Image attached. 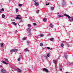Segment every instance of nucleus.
<instances>
[{
	"instance_id": "obj_1",
	"label": "nucleus",
	"mask_w": 73,
	"mask_h": 73,
	"mask_svg": "<svg viewBox=\"0 0 73 73\" xmlns=\"http://www.w3.org/2000/svg\"><path fill=\"white\" fill-rule=\"evenodd\" d=\"M64 15L65 16H66L67 17L68 19H69V20L70 22H72L73 21V17H70V16H69V15L67 14H64Z\"/></svg>"
},
{
	"instance_id": "obj_2",
	"label": "nucleus",
	"mask_w": 73,
	"mask_h": 73,
	"mask_svg": "<svg viewBox=\"0 0 73 73\" xmlns=\"http://www.w3.org/2000/svg\"><path fill=\"white\" fill-rule=\"evenodd\" d=\"M17 17L16 18V19L18 20H21V18L19 17H21V15H16Z\"/></svg>"
},
{
	"instance_id": "obj_3",
	"label": "nucleus",
	"mask_w": 73,
	"mask_h": 73,
	"mask_svg": "<svg viewBox=\"0 0 73 73\" xmlns=\"http://www.w3.org/2000/svg\"><path fill=\"white\" fill-rule=\"evenodd\" d=\"M27 31L29 32V36H31L32 35V34H31V30L32 29H30L29 27V28H28L27 29Z\"/></svg>"
},
{
	"instance_id": "obj_4",
	"label": "nucleus",
	"mask_w": 73,
	"mask_h": 73,
	"mask_svg": "<svg viewBox=\"0 0 73 73\" xmlns=\"http://www.w3.org/2000/svg\"><path fill=\"white\" fill-rule=\"evenodd\" d=\"M17 51V49H14L11 50L10 51V52L11 53H12V52H16Z\"/></svg>"
},
{
	"instance_id": "obj_5",
	"label": "nucleus",
	"mask_w": 73,
	"mask_h": 73,
	"mask_svg": "<svg viewBox=\"0 0 73 73\" xmlns=\"http://www.w3.org/2000/svg\"><path fill=\"white\" fill-rule=\"evenodd\" d=\"M43 71H44V72H46V73H48L49 71H48V69L46 68H44L43 69Z\"/></svg>"
},
{
	"instance_id": "obj_6",
	"label": "nucleus",
	"mask_w": 73,
	"mask_h": 73,
	"mask_svg": "<svg viewBox=\"0 0 73 73\" xmlns=\"http://www.w3.org/2000/svg\"><path fill=\"white\" fill-rule=\"evenodd\" d=\"M59 68H60V71H62V65H60L59 66Z\"/></svg>"
},
{
	"instance_id": "obj_7",
	"label": "nucleus",
	"mask_w": 73,
	"mask_h": 73,
	"mask_svg": "<svg viewBox=\"0 0 73 73\" xmlns=\"http://www.w3.org/2000/svg\"><path fill=\"white\" fill-rule=\"evenodd\" d=\"M1 72L2 73H6V72H5V70L4 69H2L1 70Z\"/></svg>"
},
{
	"instance_id": "obj_8",
	"label": "nucleus",
	"mask_w": 73,
	"mask_h": 73,
	"mask_svg": "<svg viewBox=\"0 0 73 73\" xmlns=\"http://www.w3.org/2000/svg\"><path fill=\"white\" fill-rule=\"evenodd\" d=\"M62 5L63 6H65L66 5V2L64 1H63V3L62 4Z\"/></svg>"
},
{
	"instance_id": "obj_9",
	"label": "nucleus",
	"mask_w": 73,
	"mask_h": 73,
	"mask_svg": "<svg viewBox=\"0 0 73 73\" xmlns=\"http://www.w3.org/2000/svg\"><path fill=\"white\" fill-rule=\"evenodd\" d=\"M1 62H2L3 63V64H6V65H8V63H7L5 62L4 61H1Z\"/></svg>"
},
{
	"instance_id": "obj_10",
	"label": "nucleus",
	"mask_w": 73,
	"mask_h": 73,
	"mask_svg": "<svg viewBox=\"0 0 73 73\" xmlns=\"http://www.w3.org/2000/svg\"><path fill=\"white\" fill-rule=\"evenodd\" d=\"M49 26L50 27H51V28H53V25L52 24V23H50V25H49Z\"/></svg>"
},
{
	"instance_id": "obj_11",
	"label": "nucleus",
	"mask_w": 73,
	"mask_h": 73,
	"mask_svg": "<svg viewBox=\"0 0 73 73\" xmlns=\"http://www.w3.org/2000/svg\"><path fill=\"white\" fill-rule=\"evenodd\" d=\"M35 4L36 6H37L38 7L39 4L38 3H37V2H35Z\"/></svg>"
},
{
	"instance_id": "obj_12",
	"label": "nucleus",
	"mask_w": 73,
	"mask_h": 73,
	"mask_svg": "<svg viewBox=\"0 0 73 73\" xmlns=\"http://www.w3.org/2000/svg\"><path fill=\"white\" fill-rule=\"evenodd\" d=\"M53 62L54 63V64L55 65L56 64V63H57V60H53Z\"/></svg>"
},
{
	"instance_id": "obj_13",
	"label": "nucleus",
	"mask_w": 73,
	"mask_h": 73,
	"mask_svg": "<svg viewBox=\"0 0 73 73\" xmlns=\"http://www.w3.org/2000/svg\"><path fill=\"white\" fill-rule=\"evenodd\" d=\"M17 70L18 72H19V73H21V69L19 68H18L17 69Z\"/></svg>"
},
{
	"instance_id": "obj_14",
	"label": "nucleus",
	"mask_w": 73,
	"mask_h": 73,
	"mask_svg": "<svg viewBox=\"0 0 73 73\" xmlns=\"http://www.w3.org/2000/svg\"><path fill=\"white\" fill-rule=\"evenodd\" d=\"M50 56V54H47V56L46 57V58H48V57H49Z\"/></svg>"
},
{
	"instance_id": "obj_15",
	"label": "nucleus",
	"mask_w": 73,
	"mask_h": 73,
	"mask_svg": "<svg viewBox=\"0 0 73 73\" xmlns=\"http://www.w3.org/2000/svg\"><path fill=\"white\" fill-rule=\"evenodd\" d=\"M67 54L66 53L64 54V57L66 59L67 58Z\"/></svg>"
},
{
	"instance_id": "obj_16",
	"label": "nucleus",
	"mask_w": 73,
	"mask_h": 73,
	"mask_svg": "<svg viewBox=\"0 0 73 73\" xmlns=\"http://www.w3.org/2000/svg\"><path fill=\"white\" fill-rule=\"evenodd\" d=\"M12 24H13V25H17V24L15 22H13L12 23Z\"/></svg>"
},
{
	"instance_id": "obj_17",
	"label": "nucleus",
	"mask_w": 73,
	"mask_h": 73,
	"mask_svg": "<svg viewBox=\"0 0 73 73\" xmlns=\"http://www.w3.org/2000/svg\"><path fill=\"white\" fill-rule=\"evenodd\" d=\"M54 7H50V9L52 11H53L54 10Z\"/></svg>"
},
{
	"instance_id": "obj_18",
	"label": "nucleus",
	"mask_w": 73,
	"mask_h": 73,
	"mask_svg": "<svg viewBox=\"0 0 73 73\" xmlns=\"http://www.w3.org/2000/svg\"><path fill=\"white\" fill-rule=\"evenodd\" d=\"M43 21L44 22H46V19L45 18H44L43 19Z\"/></svg>"
},
{
	"instance_id": "obj_19",
	"label": "nucleus",
	"mask_w": 73,
	"mask_h": 73,
	"mask_svg": "<svg viewBox=\"0 0 73 73\" xmlns=\"http://www.w3.org/2000/svg\"><path fill=\"white\" fill-rule=\"evenodd\" d=\"M25 52H29V50H28V48H26L25 49Z\"/></svg>"
},
{
	"instance_id": "obj_20",
	"label": "nucleus",
	"mask_w": 73,
	"mask_h": 73,
	"mask_svg": "<svg viewBox=\"0 0 73 73\" xmlns=\"http://www.w3.org/2000/svg\"><path fill=\"white\" fill-rule=\"evenodd\" d=\"M0 45L2 47L3 46V43H0Z\"/></svg>"
},
{
	"instance_id": "obj_21",
	"label": "nucleus",
	"mask_w": 73,
	"mask_h": 73,
	"mask_svg": "<svg viewBox=\"0 0 73 73\" xmlns=\"http://www.w3.org/2000/svg\"><path fill=\"white\" fill-rule=\"evenodd\" d=\"M68 64L69 65H73V62L72 63L69 62Z\"/></svg>"
},
{
	"instance_id": "obj_22",
	"label": "nucleus",
	"mask_w": 73,
	"mask_h": 73,
	"mask_svg": "<svg viewBox=\"0 0 73 73\" xmlns=\"http://www.w3.org/2000/svg\"><path fill=\"white\" fill-rule=\"evenodd\" d=\"M61 46L62 47V48H63V47L64 46V44L63 43H62L61 45Z\"/></svg>"
},
{
	"instance_id": "obj_23",
	"label": "nucleus",
	"mask_w": 73,
	"mask_h": 73,
	"mask_svg": "<svg viewBox=\"0 0 73 73\" xmlns=\"http://www.w3.org/2000/svg\"><path fill=\"white\" fill-rule=\"evenodd\" d=\"M2 18H4L5 17V15L4 14H3L2 15Z\"/></svg>"
},
{
	"instance_id": "obj_24",
	"label": "nucleus",
	"mask_w": 73,
	"mask_h": 73,
	"mask_svg": "<svg viewBox=\"0 0 73 73\" xmlns=\"http://www.w3.org/2000/svg\"><path fill=\"white\" fill-rule=\"evenodd\" d=\"M16 13H17V12H18V11H19V9H16Z\"/></svg>"
},
{
	"instance_id": "obj_25",
	"label": "nucleus",
	"mask_w": 73,
	"mask_h": 73,
	"mask_svg": "<svg viewBox=\"0 0 73 73\" xmlns=\"http://www.w3.org/2000/svg\"><path fill=\"white\" fill-rule=\"evenodd\" d=\"M5 60L6 61H7V62H9V61L8 60V59H7V58H5Z\"/></svg>"
},
{
	"instance_id": "obj_26",
	"label": "nucleus",
	"mask_w": 73,
	"mask_h": 73,
	"mask_svg": "<svg viewBox=\"0 0 73 73\" xmlns=\"http://www.w3.org/2000/svg\"><path fill=\"white\" fill-rule=\"evenodd\" d=\"M40 37H44V35H43L42 34H41L40 35Z\"/></svg>"
},
{
	"instance_id": "obj_27",
	"label": "nucleus",
	"mask_w": 73,
	"mask_h": 73,
	"mask_svg": "<svg viewBox=\"0 0 73 73\" xmlns=\"http://www.w3.org/2000/svg\"><path fill=\"white\" fill-rule=\"evenodd\" d=\"M22 5H23V4H19V7H21V6H22Z\"/></svg>"
},
{
	"instance_id": "obj_28",
	"label": "nucleus",
	"mask_w": 73,
	"mask_h": 73,
	"mask_svg": "<svg viewBox=\"0 0 73 73\" xmlns=\"http://www.w3.org/2000/svg\"><path fill=\"white\" fill-rule=\"evenodd\" d=\"M28 27H31V25L30 24H29L27 25Z\"/></svg>"
},
{
	"instance_id": "obj_29",
	"label": "nucleus",
	"mask_w": 73,
	"mask_h": 73,
	"mask_svg": "<svg viewBox=\"0 0 73 73\" xmlns=\"http://www.w3.org/2000/svg\"><path fill=\"white\" fill-rule=\"evenodd\" d=\"M40 46H43V44L42 43L40 44Z\"/></svg>"
},
{
	"instance_id": "obj_30",
	"label": "nucleus",
	"mask_w": 73,
	"mask_h": 73,
	"mask_svg": "<svg viewBox=\"0 0 73 73\" xmlns=\"http://www.w3.org/2000/svg\"><path fill=\"white\" fill-rule=\"evenodd\" d=\"M26 37H25L23 38V40H26Z\"/></svg>"
},
{
	"instance_id": "obj_31",
	"label": "nucleus",
	"mask_w": 73,
	"mask_h": 73,
	"mask_svg": "<svg viewBox=\"0 0 73 73\" xmlns=\"http://www.w3.org/2000/svg\"><path fill=\"white\" fill-rule=\"evenodd\" d=\"M58 16L59 17H64V16L63 15H58Z\"/></svg>"
},
{
	"instance_id": "obj_32",
	"label": "nucleus",
	"mask_w": 73,
	"mask_h": 73,
	"mask_svg": "<svg viewBox=\"0 0 73 73\" xmlns=\"http://www.w3.org/2000/svg\"><path fill=\"white\" fill-rule=\"evenodd\" d=\"M47 48L48 49H50V50H52V48L50 49V48L49 47H47Z\"/></svg>"
},
{
	"instance_id": "obj_33",
	"label": "nucleus",
	"mask_w": 73,
	"mask_h": 73,
	"mask_svg": "<svg viewBox=\"0 0 73 73\" xmlns=\"http://www.w3.org/2000/svg\"><path fill=\"white\" fill-rule=\"evenodd\" d=\"M54 39V38H50V40L51 41H53V39Z\"/></svg>"
},
{
	"instance_id": "obj_34",
	"label": "nucleus",
	"mask_w": 73,
	"mask_h": 73,
	"mask_svg": "<svg viewBox=\"0 0 73 73\" xmlns=\"http://www.w3.org/2000/svg\"><path fill=\"white\" fill-rule=\"evenodd\" d=\"M1 11H4V9L3 8H2L1 9Z\"/></svg>"
},
{
	"instance_id": "obj_35",
	"label": "nucleus",
	"mask_w": 73,
	"mask_h": 73,
	"mask_svg": "<svg viewBox=\"0 0 73 73\" xmlns=\"http://www.w3.org/2000/svg\"><path fill=\"white\" fill-rule=\"evenodd\" d=\"M21 58L19 57L18 59V61H20V60Z\"/></svg>"
},
{
	"instance_id": "obj_36",
	"label": "nucleus",
	"mask_w": 73,
	"mask_h": 73,
	"mask_svg": "<svg viewBox=\"0 0 73 73\" xmlns=\"http://www.w3.org/2000/svg\"><path fill=\"white\" fill-rule=\"evenodd\" d=\"M23 23V20H21V21H20V23Z\"/></svg>"
},
{
	"instance_id": "obj_37",
	"label": "nucleus",
	"mask_w": 73,
	"mask_h": 73,
	"mask_svg": "<svg viewBox=\"0 0 73 73\" xmlns=\"http://www.w3.org/2000/svg\"><path fill=\"white\" fill-rule=\"evenodd\" d=\"M33 25H34V26H36V23H33Z\"/></svg>"
},
{
	"instance_id": "obj_38",
	"label": "nucleus",
	"mask_w": 73,
	"mask_h": 73,
	"mask_svg": "<svg viewBox=\"0 0 73 73\" xmlns=\"http://www.w3.org/2000/svg\"><path fill=\"white\" fill-rule=\"evenodd\" d=\"M46 5H49V3H48L46 4Z\"/></svg>"
},
{
	"instance_id": "obj_39",
	"label": "nucleus",
	"mask_w": 73,
	"mask_h": 73,
	"mask_svg": "<svg viewBox=\"0 0 73 73\" xmlns=\"http://www.w3.org/2000/svg\"><path fill=\"white\" fill-rule=\"evenodd\" d=\"M27 44H29V41H27Z\"/></svg>"
},
{
	"instance_id": "obj_40",
	"label": "nucleus",
	"mask_w": 73,
	"mask_h": 73,
	"mask_svg": "<svg viewBox=\"0 0 73 73\" xmlns=\"http://www.w3.org/2000/svg\"><path fill=\"white\" fill-rule=\"evenodd\" d=\"M37 0H33V1H34V2H36V1H37Z\"/></svg>"
},
{
	"instance_id": "obj_41",
	"label": "nucleus",
	"mask_w": 73,
	"mask_h": 73,
	"mask_svg": "<svg viewBox=\"0 0 73 73\" xmlns=\"http://www.w3.org/2000/svg\"><path fill=\"white\" fill-rule=\"evenodd\" d=\"M39 10H38L37 11H36V12L37 13H38L39 12Z\"/></svg>"
},
{
	"instance_id": "obj_42",
	"label": "nucleus",
	"mask_w": 73,
	"mask_h": 73,
	"mask_svg": "<svg viewBox=\"0 0 73 73\" xmlns=\"http://www.w3.org/2000/svg\"><path fill=\"white\" fill-rule=\"evenodd\" d=\"M17 32H18V31H17V30H16L15 31V33H17Z\"/></svg>"
},
{
	"instance_id": "obj_43",
	"label": "nucleus",
	"mask_w": 73,
	"mask_h": 73,
	"mask_svg": "<svg viewBox=\"0 0 73 73\" xmlns=\"http://www.w3.org/2000/svg\"><path fill=\"white\" fill-rule=\"evenodd\" d=\"M23 26H24V25H22L21 26V27H23Z\"/></svg>"
},
{
	"instance_id": "obj_44",
	"label": "nucleus",
	"mask_w": 73,
	"mask_h": 73,
	"mask_svg": "<svg viewBox=\"0 0 73 73\" xmlns=\"http://www.w3.org/2000/svg\"><path fill=\"white\" fill-rule=\"evenodd\" d=\"M0 67L2 68V67H3V66H2L0 65Z\"/></svg>"
},
{
	"instance_id": "obj_45",
	"label": "nucleus",
	"mask_w": 73,
	"mask_h": 73,
	"mask_svg": "<svg viewBox=\"0 0 73 73\" xmlns=\"http://www.w3.org/2000/svg\"><path fill=\"white\" fill-rule=\"evenodd\" d=\"M18 25H19V26H20V25H19V24L18 23Z\"/></svg>"
},
{
	"instance_id": "obj_46",
	"label": "nucleus",
	"mask_w": 73,
	"mask_h": 73,
	"mask_svg": "<svg viewBox=\"0 0 73 73\" xmlns=\"http://www.w3.org/2000/svg\"><path fill=\"white\" fill-rule=\"evenodd\" d=\"M0 13H2V12H1V11H0Z\"/></svg>"
},
{
	"instance_id": "obj_47",
	"label": "nucleus",
	"mask_w": 73,
	"mask_h": 73,
	"mask_svg": "<svg viewBox=\"0 0 73 73\" xmlns=\"http://www.w3.org/2000/svg\"><path fill=\"white\" fill-rule=\"evenodd\" d=\"M29 19H32V17H31V18L29 17Z\"/></svg>"
},
{
	"instance_id": "obj_48",
	"label": "nucleus",
	"mask_w": 73,
	"mask_h": 73,
	"mask_svg": "<svg viewBox=\"0 0 73 73\" xmlns=\"http://www.w3.org/2000/svg\"><path fill=\"white\" fill-rule=\"evenodd\" d=\"M58 15H59V14H60V13H58Z\"/></svg>"
},
{
	"instance_id": "obj_49",
	"label": "nucleus",
	"mask_w": 73,
	"mask_h": 73,
	"mask_svg": "<svg viewBox=\"0 0 73 73\" xmlns=\"http://www.w3.org/2000/svg\"><path fill=\"white\" fill-rule=\"evenodd\" d=\"M65 27V26H63V27Z\"/></svg>"
},
{
	"instance_id": "obj_50",
	"label": "nucleus",
	"mask_w": 73,
	"mask_h": 73,
	"mask_svg": "<svg viewBox=\"0 0 73 73\" xmlns=\"http://www.w3.org/2000/svg\"><path fill=\"white\" fill-rule=\"evenodd\" d=\"M12 71L13 72H14V71H13V70H12Z\"/></svg>"
},
{
	"instance_id": "obj_51",
	"label": "nucleus",
	"mask_w": 73,
	"mask_h": 73,
	"mask_svg": "<svg viewBox=\"0 0 73 73\" xmlns=\"http://www.w3.org/2000/svg\"><path fill=\"white\" fill-rule=\"evenodd\" d=\"M11 21H13V20H12V19L11 20Z\"/></svg>"
},
{
	"instance_id": "obj_52",
	"label": "nucleus",
	"mask_w": 73,
	"mask_h": 73,
	"mask_svg": "<svg viewBox=\"0 0 73 73\" xmlns=\"http://www.w3.org/2000/svg\"><path fill=\"white\" fill-rule=\"evenodd\" d=\"M42 61H43V59H42Z\"/></svg>"
},
{
	"instance_id": "obj_53",
	"label": "nucleus",
	"mask_w": 73,
	"mask_h": 73,
	"mask_svg": "<svg viewBox=\"0 0 73 73\" xmlns=\"http://www.w3.org/2000/svg\"><path fill=\"white\" fill-rule=\"evenodd\" d=\"M68 46H69V44H68Z\"/></svg>"
},
{
	"instance_id": "obj_54",
	"label": "nucleus",
	"mask_w": 73,
	"mask_h": 73,
	"mask_svg": "<svg viewBox=\"0 0 73 73\" xmlns=\"http://www.w3.org/2000/svg\"><path fill=\"white\" fill-rule=\"evenodd\" d=\"M65 73H68V72H66Z\"/></svg>"
},
{
	"instance_id": "obj_55",
	"label": "nucleus",
	"mask_w": 73,
	"mask_h": 73,
	"mask_svg": "<svg viewBox=\"0 0 73 73\" xmlns=\"http://www.w3.org/2000/svg\"><path fill=\"white\" fill-rule=\"evenodd\" d=\"M43 50H44V48H43Z\"/></svg>"
},
{
	"instance_id": "obj_56",
	"label": "nucleus",
	"mask_w": 73,
	"mask_h": 73,
	"mask_svg": "<svg viewBox=\"0 0 73 73\" xmlns=\"http://www.w3.org/2000/svg\"><path fill=\"white\" fill-rule=\"evenodd\" d=\"M0 36H1V35H0Z\"/></svg>"
},
{
	"instance_id": "obj_57",
	"label": "nucleus",
	"mask_w": 73,
	"mask_h": 73,
	"mask_svg": "<svg viewBox=\"0 0 73 73\" xmlns=\"http://www.w3.org/2000/svg\"><path fill=\"white\" fill-rule=\"evenodd\" d=\"M20 54H21V53H20Z\"/></svg>"
}]
</instances>
